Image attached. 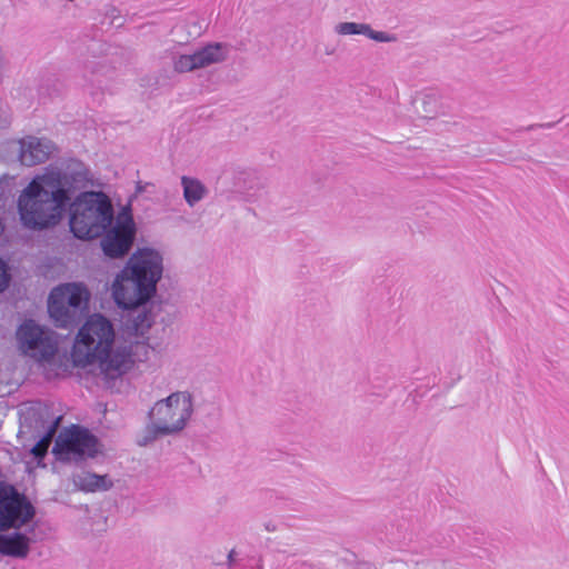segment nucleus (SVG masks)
I'll list each match as a JSON object with an SVG mask.
<instances>
[{
    "label": "nucleus",
    "mask_w": 569,
    "mask_h": 569,
    "mask_svg": "<svg viewBox=\"0 0 569 569\" xmlns=\"http://www.w3.org/2000/svg\"><path fill=\"white\" fill-rule=\"evenodd\" d=\"M136 228L132 217L127 212L118 216L113 228L102 234L101 248L103 253L112 259L124 257L132 247Z\"/></svg>",
    "instance_id": "nucleus-10"
},
{
    "label": "nucleus",
    "mask_w": 569,
    "mask_h": 569,
    "mask_svg": "<svg viewBox=\"0 0 569 569\" xmlns=\"http://www.w3.org/2000/svg\"><path fill=\"white\" fill-rule=\"evenodd\" d=\"M18 210L22 223L36 229V178H32L18 199Z\"/></svg>",
    "instance_id": "nucleus-14"
},
{
    "label": "nucleus",
    "mask_w": 569,
    "mask_h": 569,
    "mask_svg": "<svg viewBox=\"0 0 569 569\" xmlns=\"http://www.w3.org/2000/svg\"><path fill=\"white\" fill-rule=\"evenodd\" d=\"M17 348L23 356H36V320H26L16 332Z\"/></svg>",
    "instance_id": "nucleus-15"
},
{
    "label": "nucleus",
    "mask_w": 569,
    "mask_h": 569,
    "mask_svg": "<svg viewBox=\"0 0 569 569\" xmlns=\"http://www.w3.org/2000/svg\"><path fill=\"white\" fill-rule=\"evenodd\" d=\"M295 565L301 569H305L306 567H310V565L306 561H296Z\"/></svg>",
    "instance_id": "nucleus-24"
},
{
    "label": "nucleus",
    "mask_w": 569,
    "mask_h": 569,
    "mask_svg": "<svg viewBox=\"0 0 569 569\" xmlns=\"http://www.w3.org/2000/svg\"><path fill=\"white\" fill-rule=\"evenodd\" d=\"M193 410V397L189 391H176L157 401L149 411L150 423L146 427L141 445L181 432L191 419Z\"/></svg>",
    "instance_id": "nucleus-5"
},
{
    "label": "nucleus",
    "mask_w": 569,
    "mask_h": 569,
    "mask_svg": "<svg viewBox=\"0 0 569 569\" xmlns=\"http://www.w3.org/2000/svg\"><path fill=\"white\" fill-rule=\"evenodd\" d=\"M33 516V507L12 485L0 481V531L20 528Z\"/></svg>",
    "instance_id": "nucleus-8"
},
{
    "label": "nucleus",
    "mask_w": 569,
    "mask_h": 569,
    "mask_svg": "<svg viewBox=\"0 0 569 569\" xmlns=\"http://www.w3.org/2000/svg\"><path fill=\"white\" fill-rule=\"evenodd\" d=\"M89 293L81 283H63L53 288L48 299V312L57 327L76 325L86 308Z\"/></svg>",
    "instance_id": "nucleus-6"
},
{
    "label": "nucleus",
    "mask_w": 569,
    "mask_h": 569,
    "mask_svg": "<svg viewBox=\"0 0 569 569\" xmlns=\"http://www.w3.org/2000/svg\"><path fill=\"white\" fill-rule=\"evenodd\" d=\"M62 416L52 411L48 403L38 401V465L46 452L47 446L57 432Z\"/></svg>",
    "instance_id": "nucleus-11"
},
{
    "label": "nucleus",
    "mask_w": 569,
    "mask_h": 569,
    "mask_svg": "<svg viewBox=\"0 0 569 569\" xmlns=\"http://www.w3.org/2000/svg\"><path fill=\"white\" fill-rule=\"evenodd\" d=\"M57 351V341L47 335L43 327L38 325V369L44 367L46 363H53Z\"/></svg>",
    "instance_id": "nucleus-17"
},
{
    "label": "nucleus",
    "mask_w": 569,
    "mask_h": 569,
    "mask_svg": "<svg viewBox=\"0 0 569 569\" xmlns=\"http://www.w3.org/2000/svg\"><path fill=\"white\" fill-rule=\"evenodd\" d=\"M19 159L23 166L32 167L36 164V147L32 142H29L28 144L26 141L20 142Z\"/></svg>",
    "instance_id": "nucleus-20"
},
{
    "label": "nucleus",
    "mask_w": 569,
    "mask_h": 569,
    "mask_svg": "<svg viewBox=\"0 0 569 569\" xmlns=\"http://www.w3.org/2000/svg\"><path fill=\"white\" fill-rule=\"evenodd\" d=\"M154 322L150 312H139L127 318L121 336L116 338L112 323L102 315L90 316L79 329L71 357L76 367L96 365L106 382L127 373L134 365L138 349L146 348L144 340Z\"/></svg>",
    "instance_id": "nucleus-1"
},
{
    "label": "nucleus",
    "mask_w": 569,
    "mask_h": 569,
    "mask_svg": "<svg viewBox=\"0 0 569 569\" xmlns=\"http://www.w3.org/2000/svg\"><path fill=\"white\" fill-rule=\"evenodd\" d=\"M7 66H8L7 56H6L4 51L2 50V48L0 47V76L6 70Z\"/></svg>",
    "instance_id": "nucleus-23"
},
{
    "label": "nucleus",
    "mask_w": 569,
    "mask_h": 569,
    "mask_svg": "<svg viewBox=\"0 0 569 569\" xmlns=\"http://www.w3.org/2000/svg\"><path fill=\"white\" fill-rule=\"evenodd\" d=\"M27 541L21 533L2 535L0 533V553L14 557L27 555Z\"/></svg>",
    "instance_id": "nucleus-18"
},
{
    "label": "nucleus",
    "mask_w": 569,
    "mask_h": 569,
    "mask_svg": "<svg viewBox=\"0 0 569 569\" xmlns=\"http://www.w3.org/2000/svg\"><path fill=\"white\" fill-rule=\"evenodd\" d=\"M335 32L339 36L362 34L378 42H392L396 40L395 36L383 31H376L368 23L339 22L335 26Z\"/></svg>",
    "instance_id": "nucleus-12"
},
{
    "label": "nucleus",
    "mask_w": 569,
    "mask_h": 569,
    "mask_svg": "<svg viewBox=\"0 0 569 569\" xmlns=\"http://www.w3.org/2000/svg\"><path fill=\"white\" fill-rule=\"evenodd\" d=\"M8 282H9V277L7 273L6 264L0 259V292H2L7 288Z\"/></svg>",
    "instance_id": "nucleus-21"
},
{
    "label": "nucleus",
    "mask_w": 569,
    "mask_h": 569,
    "mask_svg": "<svg viewBox=\"0 0 569 569\" xmlns=\"http://www.w3.org/2000/svg\"><path fill=\"white\" fill-rule=\"evenodd\" d=\"M90 186H93V176L79 160H69L62 169L51 166L46 168L38 176V230L57 226L71 196Z\"/></svg>",
    "instance_id": "nucleus-2"
},
{
    "label": "nucleus",
    "mask_w": 569,
    "mask_h": 569,
    "mask_svg": "<svg viewBox=\"0 0 569 569\" xmlns=\"http://www.w3.org/2000/svg\"><path fill=\"white\" fill-rule=\"evenodd\" d=\"M3 230H4V224H3L2 220L0 219V236L2 234Z\"/></svg>",
    "instance_id": "nucleus-27"
},
{
    "label": "nucleus",
    "mask_w": 569,
    "mask_h": 569,
    "mask_svg": "<svg viewBox=\"0 0 569 569\" xmlns=\"http://www.w3.org/2000/svg\"><path fill=\"white\" fill-rule=\"evenodd\" d=\"M163 259L159 251L149 248L138 249L117 274L112 283V297L122 309L132 311L128 318L147 311L144 306L157 291V283L162 277Z\"/></svg>",
    "instance_id": "nucleus-3"
},
{
    "label": "nucleus",
    "mask_w": 569,
    "mask_h": 569,
    "mask_svg": "<svg viewBox=\"0 0 569 569\" xmlns=\"http://www.w3.org/2000/svg\"><path fill=\"white\" fill-rule=\"evenodd\" d=\"M57 151V146L51 140L38 138V163L49 160Z\"/></svg>",
    "instance_id": "nucleus-19"
},
{
    "label": "nucleus",
    "mask_w": 569,
    "mask_h": 569,
    "mask_svg": "<svg viewBox=\"0 0 569 569\" xmlns=\"http://www.w3.org/2000/svg\"><path fill=\"white\" fill-rule=\"evenodd\" d=\"M29 451H30L31 455H33L36 457V445L30 447Z\"/></svg>",
    "instance_id": "nucleus-26"
},
{
    "label": "nucleus",
    "mask_w": 569,
    "mask_h": 569,
    "mask_svg": "<svg viewBox=\"0 0 569 569\" xmlns=\"http://www.w3.org/2000/svg\"><path fill=\"white\" fill-rule=\"evenodd\" d=\"M436 102V97L432 96V94H427L425 96V98L422 99V104L425 107V111L427 113H431V110L428 109L427 107L430 106L431 103H435Z\"/></svg>",
    "instance_id": "nucleus-22"
},
{
    "label": "nucleus",
    "mask_w": 569,
    "mask_h": 569,
    "mask_svg": "<svg viewBox=\"0 0 569 569\" xmlns=\"http://www.w3.org/2000/svg\"><path fill=\"white\" fill-rule=\"evenodd\" d=\"M234 555H236V551L234 550H231L228 555V562L229 565H231L233 562V559H234Z\"/></svg>",
    "instance_id": "nucleus-25"
},
{
    "label": "nucleus",
    "mask_w": 569,
    "mask_h": 569,
    "mask_svg": "<svg viewBox=\"0 0 569 569\" xmlns=\"http://www.w3.org/2000/svg\"><path fill=\"white\" fill-rule=\"evenodd\" d=\"M230 53V46L224 42H210L191 53L171 57L172 68L178 73L193 72L212 64L224 62Z\"/></svg>",
    "instance_id": "nucleus-9"
},
{
    "label": "nucleus",
    "mask_w": 569,
    "mask_h": 569,
    "mask_svg": "<svg viewBox=\"0 0 569 569\" xmlns=\"http://www.w3.org/2000/svg\"><path fill=\"white\" fill-rule=\"evenodd\" d=\"M62 461H80L98 453V439L87 429L72 426L58 436L52 449Z\"/></svg>",
    "instance_id": "nucleus-7"
},
{
    "label": "nucleus",
    "mask_w": 569,
    "mask_h": 569,
    "mask_svg": "<svg viewBox=\"0 0 569 569\" xmlns=\"http://www.w3.org/2000/svg\"><path fill=\"white\" fill-rule=\"evenodd\" d=\"M72 483L76 488L86 492L107 491L113 486L107 475L100 476L87 470L73 472Z\"/></svg>",
    "instance_id": "nucleus-13"
},
{
    "label": "nucleus",
    "mask_w": 569,
    "mask_h": 569,
    "mask_svg": "<svg viewBox=\"0 0 569 569\" xmlns=\"http://www.w3.org/2000/svg\"><path fill=\"white\" fill-rule=\"evenodd\" d=\"M70 230L81 240L102 236L113 221V208L102 191L80 192L70 203Z\"/></svg>",
    "instance_id": "nucleus-4"
},
{
    "label": "nucleus",
    "mask_w": 569,
    "mask_h": 569,
    "mask_svg": "<svg viewBox=\"0 0 569 569\" xmlns=\"http://www.w3.org/2000/svg\"><path fill=\"white\" fill-rule=\"evenodd\" d=\"M180 182L183 199L190 208L202 201L209 193L208 188L197 178L182 176Z\"/></svg>",
    "instance_id": "nucleus-16"
}]
</instances>
